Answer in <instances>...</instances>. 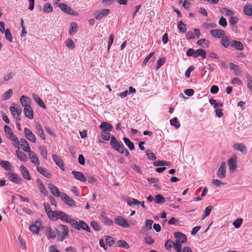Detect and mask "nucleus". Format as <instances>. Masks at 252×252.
<instances>
[{"mask_svg":"<svg viewBox=\"0 0 252 252\" xmlns=\"http://www.w3.org/2000/svg\"><path fill=\"white\" fill-rule=\"evenodd\" d=\"M105 241L106 244L109 247L112 246L115 242L114 239L112 236L109 235L106 237Z\"/></svg>","mask_w":252,"mask_h":252,"instance_id":"nucleus-53","label":"nucleus"},{"mask_svg":"<svg viewBox=\"0 0 252 252\" xmlns=\"http://www.w3.org/2000/svg\"><path fill=\"white\" fill-rule=\"evenodd\" d=\"M186 55L188 57L192 56L195 58L199 56L201 57L203 59H205L206 57V52L205 50L202 49L195 50L192 48H189L187 51Z\"/></svg>","mask_w":252,"mask_h":252,"instance_id":"nucleus-2","label":"nucleus"},{"mask_svg":"<svg viewBox=\"0 0 252 252\" xmlns=\"http://www.w3.org/2000/svg\"><path fill=\"white\" fill-rule=\"evenodd\" d=\"M4 130L6 134V136L8 139H11L14 135L11 128L7 125H5Z\"/></svg>","mask_w":252,"mask_h":252,"instance_id":"nucleus-37","label":"nucleus"},{"mask_svg":"<svg viewBox=\"0 0 252 252\" xmlns=\"http://www.w3.org/2000/svg\"><path fill=\"white\" fill-rule=\"evenodd\" d=\"M59 233V230L55 228L52 229L51 227H47L45 234L48 239H54L56 236L57 234Z\"/></svg>","mask_w":252,"mask_h":252,"instance_id":"nucleus-9","label":"nucleus"},{"mask_svg":"<svg viewBox=\"0 0 252 252\" xmlns=\"http://www.w3.org/2000/svg\"><path fill=\"white\" fill-rule=\"evenodd\" d=\"M166 61V59L164 57H162L158 59L157 62V65L156 66V70H158L160 67L164 64Z\"/></svg>","mask_w":252,"mask_h":252,"instance_id":"nucleus-51","label":"nucleus"},{"mask_svg":"<svg viewBox=\"0 0 252 252\" xmlns=\"http://www.w3.org/2000/svg\"><path fill=\"white\" fill-rule=\"evenodd\" d=\"M36 133L43 140L45 139V135L41 125L40 124H36Z\"/></svg>","mask_w":252,"mask_h":252,"instance_id":"nucleus-28","label":"nucleus"},{"mask_svg":"<svg viewBox=\"0 0 252 252\" xmlns=\"http://www.w3.org/2000/svg\"><path fill=\"white\" fill-rule=\"evenodd\" d=\"M110 146L116 151L120 154L124 153V146L123 144L120 142L114 136L111 137V141L110 142Z\"/></svg>","mask_w":252,"mask_h":252,"instance_id":"nucleus-3","label":"nucleus"},{"mask_svg":"<svg viewBox=\"0 0 252 252\" xmlns=\"http://www.w3.org/2000/svg\"><path fill=\"white\" fill-rule=\"evenodd\" d=\"M5 175L8 178L9 180L13 183L17 184H22L23 183L22 178L16 174L10 172H6Z\"/></svg>","mask_w":252,"mask_h":252,"instance_id":"nucleus-6","label":"nucleus"},{"mask_svg":"<svg viewBox=\"0 0 252 252\" xmlns=\"http://www.w3.org/2000/svg\"><path fill=\"white\" fill-rule=\"evenodd\" d=\"M178 28L180 32L185 33L187 31V26L182 21L178 23Z\"/></svg>","mask_w":252,"mask_h":252,"instance_id":"nucleus-47","label":"nucleus"},{"mask_svg":"<svg viewBox=\"0 0 252 252\" xmlns=\"http://www.w3.org/2000/svg\"><path fill=\"white\" fill-rule=\"evenodd\" d=\"M147 156L148 159L150 160H155L157 158V157L155 154L152 152L150 150H147L145 151Z\"/></svg>","mask_w":252,"mask_h":252,"instance_id":"nucleus-55","label":"nucleus"},{"mask_svg":"<svg viewBox=\"0 0 252 252\" xmlns=\"http://www.w3.org/2000/svg\"><path fill=\"white\" fill-rule=\"evenodd\" d=\"M219 24L222 27H226L227 26V21L225 18L222 16L219 21Z\"/></svg>","mask_w":252,"mask_h":252,"instance_id":"nucleus-64","label":"nucleus"},{"mask_svg":"<svg viewBox=\"0 0 252 252\" xmlns=\"http://www.w3.org/2000/svg\"><path fill=\"white\" fill-rule=\"evenodd\" d=\"M77 24L75 22H72L70 24V28L69 33L70 35H72L77 32Z\"/></svg>","mask_w":252,"mask_h":252,"instance_id":"nucleus-41","label":"nucleus"},{"mask_svg":"<svg viewBox=\"0 0 252 252\" xmlns=\"http://www.w3.org/2000/svg\"><path fill=\"white\" fill-rule=\"evenodd\" d=\"M0 165L6 171L11 170L12 165L8 161L0 160Z\"/></svg>","mask_w":252,"mask_h":252,"instance_id":"nucleus-35","label":"nucleus"},{"mask_svg":"<svg viewBox=\"0 0 252 252\" xmlns=\"http://www.w3.org/2000/svg\"><path fill=\"white\" fill-rule=\"evenodd\" d=\"M230 42V38H229V37L226 36H223L221 40V44L224 47L226 48L229 46Z\"/></svg>","mask_w":252,"mask_h":252,"instance_id":"nucleus-46","label":"nucleus"},{"mask_svg":"<svg viewBox=\"0 0 252 252\" xmlns=\"http://www.w3.org/2000/svg\"><path fill=\"white\" fill-rule=\"evenodd\" d=\"M233 148L237 151H240L243 155L246 154L247 152L245 145L243 143H236L233 145Z\"/></svg>","mask_w":252,"mask_h":252,"instance_id":"nucleus-20","label":"nucleus"},{"mask_svg":"<svg viewBox=\"0 0 252 252\" xmlns=\"http://www.w3.org/2000/svg\"><path fill=\"white\" fill-rule=\"evenodd\" d=\"M48 188H49L50 191H51V193L53 195H54L56 197H61V193L62 192H60L59 191V189H58V188L55 186H54L52 184H49L48 185Z\"/></svg>","mask_w":252,"mask_h":252,"instance_id":"nucleus-23","label":"nucleus"},{"mask_svg":"<svg viewBox=\"0 0 252 252\" xmlns=\"http://www.w3.org/2000/svg\"><path fill=\"white\" fill-rule=\"evenodd\" d=\"M197 44L204 48H208L209 46L210 41L206 39L201 38L197 42Z\"/></svg>","mask_w":252,"mask_h":252,"instance_id":"nucleus-39","label":"nucleus"},{"mask_svg":"<svg viewBox=\"0 0 252 252\" xmlns=\"http://www.w3.org/2000/svg\"><path fill=\"white\" fill-rule=\"evenodd\" d=\"M126 202L127 204L129 206H137L139 207V205L140 204V201H139L138 200L131 197H128L126 199Z\"/></svg>","mask_w":252,"mask_h":252,"instance_id":"nucleus-38","label":"nucleus"},{"mask_svg":"<svg viewBox=\"0 0 252 252\" xmlns=\"http://www.w3.org/2000/svg\"><path fill=\"white\" fill-rule=\"evenodd\" d=\"M9 139L12 141V144L15 147L19 148V141L17 136L14 135L11 139Z\"/></svg>","mask_w":252,"mask_h":252,"instance_id":"nucleus-61","label":"nucleus"},{"mask_svg":"<svg viewBox=\"0 0 252 252\" xmlns=\"http://www.w3.org/2000/svg\"><path fill=\"white\" fill-rule=\"evenodd\" d=\"M65 44L67 47H68L69 48L71 49H74L75 47V43H74L73 40L71 39H68L65 41Z\"/></svg>","mask_w":252,"mask_h":252,"instance_id":"nucleus-58","label":"nucleus"},{"mask_svg":"<svg viewBox=\"0 0 252 252\" xmlns=\"http://www.w3.org/2000/svg\"><path fill=\"white\" fill-rule=\"evenodd\" d=\"M242 221V219H237L233 222V224L236 228H238L241 226Z\"/></svg>","mask_w":252,"mask_h":252,"instance_id":"nucleus-63","label":"nucleus"},{"mask_svg":"<svg viewBox=\"0 0 252 252\" xmlns=\"http://www.w3.org/2000/svg\"><path fill=\"white\" fill-rule=\"evenodd\" d=\"M43 11L46 13L52 12L53 11V8L50 3H46L43 7Z\"/></svg>","mask_w":252,"mask_h":252,"instance_id":"nucleus-45","label":"nucleus"},{"mask_svg":"<svg viewBox=\"0 0 252 252\" xmlns=\"http://www.w3.org/2000/svg\"><path fill=\"white\" fill-rule=\"evenodd\" d=\"M212 209H213V207L211 205L208 206L206 208V209L204 210L203 217L202 218L203 220L206 217H208L210 215Z\"/></svg>","mask_w":252,"mask_h":252,"instance_id":"nucleus-56","label":"nucleus"},{"mask_svg":"<svg viewBox=\"0 0 252 252\" xmlns=\"http://www.w3.org/2000/svg\"><path fill=\"white\" fill-rule=\"evenodd\" d=\"M41 223L39 220H36L29 227L30 230L33 234H37L39 233L40 230V226Z\"/></svg>","mask_w":252,"mask_h":252,"instance_id":"nucleus-10","label":"nucleus"},{"mask_svg":"<svg viewBox=\"0 0 252 252\" xmlns=\"http://www.w3.org/2000/svg\"><path fill=\"white\" fill-rule=\"evenodd\" d=\"M24 133L26 137L32 143L36 142V138L32 131L27 127L24 128Z\"/></svg>","mask_w":252,"mask_h":252,"instance_id":"nucleus-15","label":"nucleus"},{"mask_svg":"<svg viewBox=\"0 0 252 252\" xmlns=\"http://www.w3.org/2000/svg\"><path fill=\"white\" fill-rule=\"evenodd\" d=\"M115 222L120 226L124 227L125 228H128L130 227L129 224L126 221V220L121 216L116 217L115 220Z\"/></svg>","mask_w":252,"mask_h":252,"instance_id":"nucleus-12","label":"nucleus"},{"mask_svg":"<svg viewBox=\"0 0 252 252\" xmlns=\"http://www.w3.org/2000/svg\"><path fill=\"white\" fill-rule=\"evenodd\" d=\"M36 182L37 184L38 188L40 190V193L43 194L44 196H47L48 192L45 189L41 180L40 179H37L36 180Z\"/></svg>","mask_w":252,"mask_h":252,"instance_id":"nucleus-22","label":"nucleus"},{"mask_svg":"<svg viewBox=\"0 0 252 252\" xmlns=\"http://www.w3.org/2000/svg\"><path fill=\"white\" fill-rule=\"evenodd\" d=\"M13 94V91L12 89H9L7 91L5 92L2 95V100H6L9 99Z\"/></svg>","mask_w":252,"mask_h":252,"instance_id":"nucleus-48","label":"nucleus"},{"mask_svg":"<svg viewBox=\"0 0 252 252\" xmlns=\"http://www.w3.org/2000/svg\"><path fill=\"white\" fill-rule=\"evenodd\" d=\"M123 140L130 150H133L134 149L135 147L133 143L128 138L124 137Z\"/></svg>","mask_w":252,"mask_h":252,"instance_id":"nucleus-44","label":"nucleus"},{"mask_svg":"<svg viewBox=\"0 0 252 252\" xmlns=\"http://www.w3.org/2000/svg\"><path fill=\"white\" fill-rule=\"evenodd\" d=\"M54 214L51 217V220L56 221L58 219H60L62 221L69 223L71 225L72 220L74 219H70L69 216L67 214L60 211H54Z\"/></svg>","mask_w":252,"mask_h":252,"instance_id":"nucleus-1","label":"nucleus"},{"mask_svg":"<svg viewBox=\"0 0 252 252\" xmlns=\"http://www.w3.org/2000/svg\"><path fill=\"white\" fill-rule=\"evenodd\" d=\"M24 113L26 117L31 120L33 119V112L31 105L24 107Z\"/></svg>","mask_w":252,"mask_h":252,"instance_id":"nucleus-25","label":"nucleus"},{"mask_svg":"<svg viewBox=\"0 0 252 252\" xmlns=\"http://www.w3.org/2000/svg\"><path fill=\"white\" fill-rule=\"evenodd\" d=\"M15 154L17 158L22 161L25 162L27 160V157L26 154L21 151L18 150L16 151Z\"/></svg>","mask_w":252,"mask_h":252,"instance_id":"nucleus-34","label":"nucleus"},{"mask_svg":"<svg viewBox=\"0 0 252 252\" xmlns=\"http://www.w3.org/2000/svg\"><path fill=\"white\" fill-rule=\"evenodd\" d=\"M40 153L41 156L45 159H47V151L46 148L44 146H40L39 147Z\"/></svg>","mask_w":252,"mask_h":252,"instance_id":"nucleus-52","label":"nucleus"},{"mask_svg":"<svg viewBox=\"0 0 252 252\" xmlns=\"http://www.w3.org/2000/svg\"><path fill=\"white\" fill-rule=\"evenodd\" d=\"M72 174L73 175L74 178L78 180H79L81 182H86L87 180L84 174L81 172L72 171Z\"/></svg>","mask_w":252,"mask_h":252,"instance_id":"nucleus-26","label":"nucleus"},{"mask_svg":"<svg viewBox=\"0 0 252 252\" xmlns=\"http://www.w3.org/2000/svg\"><path fill=\"white\" fill-rule=\"evenodd\" d=\"M5 36L6 40L8 41L11 42H12L13 37L9 29H7L5 30Z\"/></svg>","mask_w":252,"mask_h":252,"instance_id":"nucleus-54","label":"nucleus"},{"mask_svg":"<svg viewBox=\"0 0 252 252\" xmlns=\"http://www.w3.org/2000/svg\"><path fill=\"white\" fill-rule=\"evenodd\" d=\"M110 13V10L108 9H103L101 10H97L94 12L93 16L98 20H101L107 16Z\"/></svg>","mask_w":252,"mask_h":252,"instance_id":"nucleus-7","label":"nucleus"},{"mask_svg":"<svg viewBox=\"0 0 252 252\" xmlns=\"http://www.w3.org/2000/svg\"><path fill=\"white\" fill-rule=\"evenodd\" d=\"M170 123L171 126H174L176 128H178L180 127V124L177 117L170 120Z\"/></svg>","mask_w":252,"mask_h":252,"instance_id":"nucleus-50","label":"nucleus"},{"mask_svg":"<svg viewBox=\"0 0 252 252\" xmlns=\"http://www.w3.org/2000/svg\"><path fill=\"white\" fill-rule=\"evenodd\" d=\"M36 170L39 173L46 178L50 179L52 176V174L44 167L38 166L36 167Z\"/></svg>","mask_w":252,"mask_h":252,"instance_id":"nucleus-17","label":"nucleus"},{"mask_svg":"<svg viewBox=\"0 0 252 252\" xmlns=\"http://www.w3.org/2000/svg\"><path fill=\"white\" fill-rule=\"evenodd\" d=\"M244 13L245 15L250 16L252 15V5L248 3L244 7Z\"/></svg>","mask_w":252,"mask_h":252,"instance_id":"nucleus-36","label":"nucleus"},{"mask_svg":"<svg viewBox=\"0 0 252 252\" xmlns=\"http://www.w3.org/2000/svg\"><path fill=\"white\" fill-rule=\"evenodd\" d=\"M155 202L157 204H163L165 202V198L161 194H157L155 196Z\"/></svg>","mask_w":252,"mask_h":252,"instance_id":"nucleus-43","label":"nucleus"},{"mask_svg":"<svg viewBox=\"0 0 252 252\" xmlns=\"http://www.w3.org/2000/svg\"><path fill=\"white\" fill-rule=\"evenodd\" d=\"M52 157L54 162L60 167V168L62 170L64 171L65 169L63 160L55 154H53Z\"/></svg>","mask_w":252,"mask_h":252,"instance_id":"nucleus-19","label":"nucleus"},{"mask_svg":"<svg viewBox=\"0 0 252 252\" xmlns=\"http://www.w3.org/2000/svg\"><path fill=\"white\" fill-rule=\"evenodd\" d=\"M116 246L118 247L128 249L129 248L128 244L125 240H119L117 242Z\"/></svg>","mask_w":252,"mask_h":252,"instance_id":"nucleus-42","label":"nucleus"},{"mask_svg":"<svg viewBox=\"0 0 252 252\" xmlns=\"http://www.w3.org/2000/svg\"><path fill=\"white\" fill-rule=\"evenodd\" d=\"M99 128L102 131H111L113 129V126L109 123L103 122L101 123Z\"/></svg>","mask_w":252,"mask_h":252,"instance_id":"nucleus-27","label":"nucleus"},{"mask_svg":"<svg viewBox=\"0 0 252 252\" xmlns=\"http://www.w3.org/2000/svg\"><path fill=\"white\" fill-rule=\"evenodd\" d=\"M58 7L61 8L62 11L66 14L76 16L78 13L77 11L74 10L71 7L67 5L65 3L61 2L59 4Z\"/></svg>","mask_w":252,"mask_h":252,"instance_id":"nucleus-5","label":"nucleus"},{"mask_svg":"<svg viewBox=\"0 0 252 252\" xmlns=\"http://www.w3.org/2000/svg\"><path fill=\"white\" fill-rule=\"evenodd\" d=\"M71 226L77 230H80L82 229L88 232H91L90 228L88 225L83 220H79V221L78 222L76 220L74 219L73 220H72Z\"/></svg>","mask_w":252,"mask_h":252,"instance_id":"nucleus-4","label":"nucleus"},{"mask_svg":"<svg viewBox=\"0 0 252 252\" xmlns=\"http://www.w3.org/2000/svg\"><path fill=\"white\" fill-rule=\"evenodd\" d=\"M10 110L13 116L18 121L21 120L20 115L22 112V109H18L14 106L10 107Z\"/></svg>","mask_w":252,"mask_h":252,"instance_id":"nucleus-13","label":"nucleus"},{"mask_svg":"<svg viewBox=\"0 0 252 252\" xmlns=\"http://www.w3.org/2000/svg\"><path fill=\"white\" fill-rule=\"evenodd\" d=\"M20 102L22 106L26 107L30 106V103L31 102L30 98L25 95H22L20 97Z\"/></svg>","mask_w":252,"mask_h":252,"instance_id":"nucleus-30","label":"nucleus"},{"mask_svg":"<svg viewBox=\"0 0 252 252\" xmlns=\"http://www.w3.org/2000/svg\"><path fill=\"white\" fill-rule=\"evenodd\" d=\"M43 206L49 219L51 220L52 218L51 217H52L54 214V211H52L50 206L48 203L45 202Z\"/></svg>","mask_w":252,"mask_h":252,"instance_id":"nucleus-31","label":"nucleus"},{"mask_svg":"<svg viewBox=\"0 0 252 252\" xmlns=\"http://www.w3.org/2000/svg\"><path fill=\"white\" fill-rule=\"evenodd\" d=\"M231 46L234 48L235 49L238 50H242L244 49V45L243 43L236 40H233L231 43Z\"/></svg>","mask_w":252,"mask_h":252,"instance_id":"nucleus-29","label":"nucleus"},{"mask_svg":"<svg viewBox=\"0 0 252 252\" xmlns=\"http://www.w3.org/2000/svg\"><path fill=\"white\" fill-rule=\"evenodd\" d=\"M174 237L176 239V242L179 243H184L187 242V239L186 235L180 231L175 232Z\"/></svg>","mask_w":252,"mask_h":252,"instance_id":"nucleus-11","label":"nucleus"},{"mask_svg":"<svg viewBox=\"0 0 252 252\" xmlns=\"http://www.w3.org/2000/svg\"><path fill=\"white\" fill-rule=\"evenodd\" d=\"M212 184L217 187H220L221 186H224L226 185V183L225 182H222L218 179H214L212 180Z\"/></svg>","mask_w":252,"mask_h":252,"instance_id":"nucleus-62","label":"nucleus"},{"mask_svg":"<svg viewBox=\"0 0 252 252\" xmlns=\"http://www.w3.org/2000/svg\"><path fill=\"white\" fill-rule=\"evenodd\" d=\"M109 132V131H101V137L104 140L108 141L111 138V134Z\"/></svg>","mask_w":252,"mask_h":252,"instance_id":"nucleus-49","label":"nucleus"},{"mask_svg":"<svg viewBox=\"0 0 252 252\" xmlns=\"http://www.w3.org/2000/svg\"><path fill=\"white\" fill-rule=\"evenodd\" d=\"M61 198L66 205L69 207H74L76 205L74 200L69 197L65 193L62 192L61 193Z\"/></svg>","mask_w":252,"mask_h":252,"instance_id":"nucleus-8","label":"nucleus"},{"mask_svg":"<svg viewBox=\"0 0 252 252\" xmlns=\"http://www.w3.org/2000/svg\"><path fill=\"white\" fill-rule=\"evenodd\" d=\"M210 33L215 38H219L225 34V32L221 29H215L211 30Z\"/></svg>","mask_w":252,"mask_h":252,"instance_id":"nucleus-21","label":"nucleus"},{"mask_svg":"<svg viewBox=\"0 0 252 252\" xmlns=\"http://www.w3.org/2000/svg\"><path fill=\"white\" fill-rule=\"evenodd\" d=\"M228 164L229 167L230 171L234 172L235 171L237 166V157L234 156L233 158H230L228 160Z\"/></svg>","mask_w":252,"mask_h":252,"instance_id":"nucleus-16","label":"nucleus"},{"mask_svg":"<svg viewBox=\"0 0 252 252\" xmlns=\"http://www.w3.org/2000/svg\"><path fill=\"white\" fill-rule=\"evenodd\" d=\"M32 96L34 100L40 107L43 108H46V106L44 104L43 101L37 94H32Z\"/></svg>","mask_w":252,"mask_h":252,"instance_id":"nucleus-32","label":"nucleus"},{"mask_svg":"<svg viewBox=\"0 0 252 252\" xmlns=\"http://www.w3.org/2000/svg\"><path fill=\"white\" fill-rule=\"evenodd\" d=\"M153 165L155 166H169L170 163L167 161L158 160L154 161Z\"/></svg>","mask_w":252,"mask_h":252,"instance_id":"nucleus-40","label":"nucleus"},{"mask_svg":"<svg viewBox=\"0 0 252 252\" xmlns=\"http://www.w3.org/2000/svg\"><path fill=\"white\" fill-rule=\"evenodd\" d=\"M226 167L225 163L224 162L221 163L220 167H219L217 172V177L220 179H223L225 177Z\"/></svg>","mask_w":252,"mask_h":252,"instance_id":"nucleus-14","label":"nucleus"},{"mask_svg":"<svg viewBox=\"0 0 252 252\" xmlns=\"http://www.w3.org/2000/svg\"><path fill=\"white\" fill-rule=\"evenodd\" d=\"M21 147L26 152H30L31 150L28 142L26 139L21 138L20 139Z\"/></svg>","mask_w":252,"mask_h":252,"instance_id":"nucleus-33","label":"nucleus"},{"mask_svg":"<svg viewBox=\"0 0 252 252\" xmlns=\"http://www.w3.org/2000/svg\"><path fill=\"white\" fill-rule=\"evenodd\" d=\"M28 153H29V157L31 160V162L38 166L40 164V162L36 154L31 150L30 152H28Z\"/></svg>","mask_w":252,"mask_h":252,"instance_id":"nucleus-18","label":"nucleus"},{"mask_svg":"<svg viewBox=\"0 0 252 252\" xmlns=\"http://www.w3.org/2000/svg\"><path fill=\"white\" fill-rule=\"evenodd\" d=\"M20 171L21 172V174L23 175V177L28 180H31V176L30 175V173L28 169V168L25 167L24 165H22L20 166Z\"/></svg>","mask_w":252,"mask_h":252,"instance_id":"nucleus-24","label":"nucleus"},{"mask_svg":"<svg viewBox=\"0 0 252 252\" xmlns=\"http://www.w3.org/2000/svg\"><path fill=\"white\" fill-rule=\"evenodd\" d=\"M102 219L104 223L107 225H111L113 223L112 220L106 216H102Z\"/></svg>","mask_w":252,"mask_h":252,"instance_id":"nucleus-59","label":"nucleus"},{"mask_svg":"<svg viewBox=\"0 0 252 252\" xmlns=\"http://www.w3.org/2000/svg\"><path fill=\"white\" fill-rule=\"evenodd\" d=\"M91 225L93 229L95 231H99L101 230V227L99 224L95 221H92Z\"/></svg>","mask_w":252,"mask_h":252,"instance_id":"nucleus-60","label":"nucleus"},{"mask_svg":"<svg viewBox=\"0 0 252 252\" xmlns=\"http://www.w3.org/2000/svg\"><path fill=\"white\" fill-rule=\"evenodd\" d=\"M173 245H174L173 241L170 239H168L165 242L164 246L167 250L170 251L171 250Z\"/></svg>","mask_w":252,"mask_h":252,"instance_id":"nucleus-57","label":"nucleus"}]
</instances>
